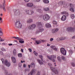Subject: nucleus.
<instances>
[{"instance_id":"21","label":"nucleus","mask_w":75,"mask_h":75,"mask_svg":"<svg viewBox=\"0 0 75 75\" xmlns=\"http://www.w3.org/2000/svg\"><path fill=\"white\" fill-rule=\"evenodd\" d=\"M69 10L73 13H74V11H75V10L73 8H70Z\"/></svg>"},{"instance_id":"25","label":"nucleus","mask_w":75,"mask_h":75,"mask_svg":"<svg viewBox=\"0 0 75 75\" xmlns=\"http://www.w3.org/2000/svg\"><path fill=\"white\" fill-rule=\"evenodd\" d=\"M43 1L45 3H46L47 4L49 3V1L48 0H44Z\"/></svg>"},{"instance_id":"45","label":"nucleus","mask_w":75,"mask_h":75,"mask_svg":"<svg viewBox=\"0 0 75 75\" xmlns=\"http://www.w3.org/2000/svg\"><path fill=\"white\" fill-rule=\"evenodd\" d=\"M19 42L20 43H24V41H19Z\"/></svg>"},{"instance_id":"5","label":"nucleus","mask_w":75,"mask_h":75,"mask_svg":"<svg viewBox=\"0 0 75 75\" xmlns=\"http://www.w3.org/2000/svg\"><path fill=\"white\" fill-rule=\"evenodd\" d=\"M1 61H2V64H4V63L5 64L7 67H10V63L7 62V60H5V61H4V59H1Z\"/></svg>"},{"instance_id":"19","label":"nucleus","mask_w":75,"mask_h":75,"mask_svg":"<svg viewBox=\"0 0 75 75\" xmlns=\"http://www.w3.org/2000/svg\"><path fill=\"white\" fill-rule=\"evenodd\" d=\"M46 28H49L50 27H51V25L49 23H47L45 25Z\"/></svg>"},{"instance_id":"4","label":"nucleus","mask_w":75,"mask_h":75,"mask_svg":"<svg viewBox=\"0 0 75 75\" xmlns=\"http://www.w3.org/2000/svg\"><path fill=\"white\" fill-rule=\"evenodd\" d=\"M15 26L17 28H21L22 26L21 24L20 23V22L19 21H17L15 23Z\"/></svg>"},{"instance_id":"55","label":"nucleus","mask_w":75,"mask_h":75,"mask_svg":"<svg viewBox=\"0 0 75 75\" xmlns=\"http://www.w3.org/2000/svg\"><path fill=\"white\" fill-rule=\"evenodd\" d=\"M5 74H7V70H5Z\"/></svg>"},{"instance_id":"36","label":"nucleus","mask_w":75,"mask_h":75,"mask_svg":"<svg viewBox=\"0 0 75 75\" xmlns=\"http://www.w3.org/2000/svg\"><path fill=\"white\" fill-rule=\"evenodd\" d=\"M54 29V30L55 33H57V31H58V30H59V29L58 28H56Z\"/></svg>"},{"instance_id":"40","label":"nucleus","mask_w":75,"mask_h":75,"mask_svg":"<svg viewBox=\"0 0 75 75\" xmlns=\"http://www.w3.org/2000/svg\"><path fill=\"white\" fill-rule=\"evenodd\" d=\"M1 51H6V50L4 48H1Z\"/></svg>"},{"instance_id":"22","label":"nucleus","mask_w":75,"mask_h":75,"mask_svg":"<svg viewBox=\"0 0 75 75\" xmlns=\"http://www.w3.org/2000/svg\"><path fill=\"white\" fill-rule=\"evenodd\" d=\"M57 59L60 62H62V59H61V57H57Z\"/></svg>"},{"instance_id":"51","label":"nucleus","mask_w":75,"mask_h":75,"mask_svg":"<svg viewBox=\"0 0 75 75\" xmlns=\"http://www.w3.org/2000/svg\"><path fill=\"white\" fill-rule=\"evenodd\" d=\"M28 50L29 52H31L32 51V50H31V49L29 48L28 49Z\"/></svg>"},{"instance_id":"33","label":"nucleus","mask_w":75,"mask_h":75,"mask_svg":"<svg viewBox=\"0 0 75 75\" xmlns=\"http://www.w3.org/2000/svg\"><path fill=\"white\" fill-rule=\"evenodd\" d=\"M37 11L38 12H39V13H42V11L41 9H38L37 10Z\"/></svg>"},{"instance_id":"37","label":"nucleus","mask_w":75,"mask_h":75,"mask_svg":"<svg viewBox=\"0 0 75 75\" xmlns=\"http://www.w3.org/2000/svg\"><path fill=\"white\" fill-rule=\"evenodd\" d=\"M70 7H74V5L72 4H70Z\"/></svg>"},{"instance_id":"48","label":"nucleus","mask_w":75,"mask_h":75,"mask_svg":"<svg viewBox=\"0 0 75 75\" xmlns=\"http://www.w3.org/2000/svg\"><path fill=\"white\" fill-rule=\"evenodd\" d=\"M53 40H54V39L53 38H51L50 40V42H52Z\"/></svg>"},{"instance_id":"50","label":"nucleus","mask_w":75,"mask_h":75,"mask_svg":"<svg viewBox=\"0 0 75 75\" xmlns=\"http://www.w3.org/2000/svg\"><path fill=\"white\" fill-rule=\"evenodd\" d=\"M57 41H59L60 40H61V38H57Z\"/></svg>"},{"instance_id":"23","label":"nucleus","mask_w":75,"mask_h":75,"mask_svg":"<svg viewBox=\"0 0 75 75\" xmlns=\"http://www.w3.org/2000/svg\"><path fill=\"white\" fill-rule=\"evenodd\" d=\"M3 31V29H2L0 28V35H3V32H2Z\"/></svg>"},{"instance_id":"1","label":"nucleus","mask_w":75,"mask_h":75,"mask_svg":"<svg viewBox=\"0 0 75 75\" xmlns=\"http://www.w3.org/2000/svg\"><path fill=\"white\" fill-rule=\"evenodd\" d=\"M36 24L37 25H38L39 28H38L36 32V34H38V33H39L40 32H42V31H44V29L41 28L42 27L41 23L38 22L36 23Z\"/></svg>"},{"instance_id":"31","label":"nucleus","mask_w":75,"mask_h":75,"mask_svg":"<svg viewBox=\"0 0 75 75\" xmlns=\"http://www.w3.org/2000/svg\"><path fill=\"white\" fill-rule=\"evenodd\" d=\"M71 17L72 19H74L75 18V16L74 14H72L71 15Z\"/></svg>"},{"instance_id":"16","label":"nucleus","mask_w":75,"mask_h":75,"mask_svg":"<svg viewBox=\"0 0 75 75\" xmlns=\"http://www.w3.org/2000/svg\"><path fill=\"white\" fill-rule=\"evenodd\" d=\"M12 61L13 63H16V58L14 57H12Z\"/></svg>"},{"instance_id":"18","label":"nucleus","mask_w":75,"mask_h":75,"mask_svg":"<svg viewBox=\"0 0 75 75\" xmlns=\"http://www.w3.org/2000/svg\"><path fill=\"white\" fill-rule=\"evenodd\" d=\"M16 13L17 16H19L20 14V11L18 10L16 11Z\"/></svg>"},{"instance_id":"13","label":"nucleus","mask_w":75,"mask_h":75,"mask_svg":"<svg viewBox=\"0 0 75 75\" xmlns=\"http://www.w3.org/2000/svg\"><path fill=\"white\" fill-rule=\"evenodd\" d=\"M67 18L66 17V16L65 15H63L62 17V18H61V20L62 21H65L66 20Z\"/></svg>"},{"instance_id":"30","label":"nucleus","mask_w":75,"mask_h":75,"mask_svg":"<svg viewBox=\"0 0 75 75\" xmlns=\"http://www.w3.org/2000/svg\"><path fill=\"white\" fill-rule=\"evenodd\" d=\"M22 54L21 53H18V56L19 58H21L22 57Z\"/></svg>"},{"instance_id":"54","label":"nucleus","mask_w":75,"mask_h":75,"mask_svg":"<svg viewBox=\"0 0 75 75\" xmlns=\"http://www.w3.org/2000/svg\"><path fill=\"white\" fill-rule=\"evenodd\" d=\"M8 45H9V46H11L12 45H13V44H8Z\"/></svg>"},{"instance_id":"2","label":"nucleus","mask_w":75,"mask_h":75,"mask_svg":"<svg viewBox=\"0 0 75 75\" xmlns=\"http://www.w3.org/2000/svg\"><path fill=\"white\" fill-rule=\"evenodd\" d=\"M48 64L50 67H50V68L51 69L52 71L54 72V74H58V71L55 68L51 67H52V64H51L49 63Z\"/></svg>"},{"instance_id":"24","label":"nucleus","mask_w":75,"mask_h":75,"mask_svg":"<svg viewBox=\"0 0 75 75\" xmlns=\"http://www.w3.org/2000/svg\"><path fill=\"white\" fill-rule=\"evenodd\" d=\"M27 23H31V22H33V19H29L28 21H27Z\"/></svg>"},{"instance_id":"26","label":"nucleus","mask_w":75,"mask_h":75,"mask_svg":"<svg viewBox=\"0 0 75 75\" xmlns=\"http://www.w3.org/2000/svg\"><path fill=\"white\" fill-rule=\"evenodd\" d=\"M30 67L34 68L35 67V64L33 63H32L30 64Z\"/></svg>"},{"instance_id":"35","label":"nucleus","mask_w":75,"mask_h":75,"mask_svg":"<svg viewBox=\"0 0 75 75\" xmlns=\"http://www.w3.org/2000/svg\"><path fill=\"white\" fill-rule=\"evenodd\" d=\"M53 24L54 25H57V22L55 21H54L53 22Z\"/></svg>"},{"instance_id":"17","label":"nucleus","mask_w":75,"mask_h":75,"mask_svg":"<svg viewBox=\"0 0 75 75\" xmlns=\"http://www.w3.org/2000/svg\"><path fill=\"white\" fill-rule=\"evenodd\" d=\"M62 14H65L66 16H68V12L66 11H64L61 13Z\"/></svg>"},{"instance_id":"60","label":"nucleus","mask_w":75,"mask_h":75,"mask_svg":"<svg viewBox=\"0 0 75 75\" xmlns=\"http://www.w3.org/2000/svg\"><path fill=\"white\" fill-rule=\"evenodd\" d=\"M21 63H23V62H25V61H23L22 60H21Z\"/></svg>"},{"instance_id":"34","label":"nucleus","mask_w":75,"mask_h":75,"mask_svg":"<svg viewBox=\"0 0 75 75\" xmlns=\"http://www.w3.org/2000/svg\"><path fill=\"white\" fill-rule=\"evenodd\" d=\"M13 38H15V39H16V40H19V39H20V38H19V37H13Z\"/></svg>"},{"instance_id":"47","label":"nucleus","mask_w":75,"mask_h":75,"mask_svg":"<svg viewBox=\"0 0 75 75\" xmlns=\"http://www.w3.org/2000/svg\"><path fill=\"white\" fill-rule=\"evenodd\" d=\"M40 75V71H38L37 75Z\"/></svg>"},{"instance_id":"63","label":"nucleus","mask_w":75,"mask_h":75,"mask_svg":"<svg viewBox=\"0 0 75 75\" xmlns=\"http://www.w3.org/2000/svg\"><path fill=\"white\" fill-rule=\"evenodd\" d=\"M72 38H75V35L72 37Z\"/></svg>"},{"instance_id":"27","label":"nucleus","mask_w":75,"mask_h":75,"mask_svg":"<svg viewBox=\"0 0 75 75\" xmlns=\"http://www.w3.org/2000/svg\"><path fill=\"white\" fill-rule=\"evenodd\" d=\"M13 54L14 55H16V50L15 49L13 50Z\"/></svg>"},{"instance_id":"42","label":"nucleus","mask_w":75,"mask_h":75,"mask_svg":"<svg viewBox=\"0 0 75 75\" xmlns=\"http://www.w3.org/2000/svg\"><path fill=\"white\" fill-rule=\"evenodd\" d=\"M33 53H34V54H35V55H36V56H37L38 55V53L36 52H35V51H34L33 52Z\"/></svg>"},{"instance_id":"29","label":"nucleus","mask_w":75,"mask_h":75,"mask_svg":"<svg viewBox=\"0 0 75 75\" xmlns=\"http://www.w3.org/2000/svg\"><path fill=\"white\" fill-rule=\"evenodd\" d=\"M35 42L37 44H40L41 43V41L40 40H36Z\"/></svg>"},{"instance_id":"41","label":"nucleus","mask_w":75,"mask_h":75,"mask_svg":"<svg viewBox=\"0 0 75 75\" xmlns=\"http://www.w3.org/2000/svg\"><path fill=\"white\" fill-rule=\"evenodd\" d=\"M71 66H72V67H75V64L73 62H71Z\"/></svg>"},{"instance_id":"53","label":"nucleus","mask_w":75,"mask_h":75,"mask_svg":"<svg viewBox=\"0 0 75 75\" xmlns=\"http://www.w3.org/2000/svg\"><path fill=\"white\" fill-rule=\"evenodd\" d=\"M0 54H1V55H4V54H3V53L2 51L0 52Z\"/></svg>"},{"instance_id":"39","label":"nucleus","mask_w":75,"mask_h":75,"mask_svg":"<svg viewBox=\"0 0 75 75\" xmlns=\"http://www.w3.org/2000/svg\"><path fill=\"white\" fill-rule=\"evenodd\" d=\"M39 57L41 58V60L42 61V58H43V57L42 55H39Z\"/></svg>"},{"instance_id":"43","label":"nucleus","mask_w":75,"mask_h":75,"mask_svg":"<svg viewBox=\"0 0 75 75\" xmlns=\"http://www.w3.org/2000/svg\"><path fill=\"white\" fill-rule=\"evenodd\" d=\"M51 33H55V30H54V29H52V30Z\"/></svg>"},{"instance_id":"8","label":"nucleus","mask_w":75,"mask_h":75,"mask_svg":"<svg viewBox=\"0 0 75 75\" xmlns=\"http://www.w3.org/2000/svg\"><path fill=\"white\" fill-rule=\"evenodd\" d=\"M60 51L61 53L64 55H66L67 54V51L64 48H62L60 49Z\"/></svg>"},{"instance_id":"7","label":"nucleus","mask_w":75,"mask_h":75,"mask_svg":"<svg viewBox=\"0 0 75 75\" xmlns=\"http://www.w3.org/2000/svg\"><path fill=\"white\" fill-rule=\"evenodd\" d=\"M58 4L59 6H62V5H64V7H67L68 5L67 4H66V2H63L62 1H60L58 3Z\"/></svg>"},{"instance_id":"28","label":"nucleus","mask_w":75,"mask_h":75,"mask_svg":"<svg viewBox=\"0 0 75 75\" xmlns=\"http://www.w3.org/2000/svg\"><path fill=\"white\" fill-rule=\"evenodd\" d=\"M49 8H43V10L44 11H48V10H49Z\"/></svg>"},{"instance_id":"12","label":"nucleus","mask_w":75,"mask_h":75,"mask_svg":"<svg viewBox=\"0 0 75 75\" xmlns=\"http://www.w3.org/2000/svg\"><path fill=\"white\" fill-rule=\"evenodd\" d=\"M26 14H29V15H31V14H33L34 13V11L32 10L29 11L27 10H26Z\"/></svg>"},{"instance_id":"38","label":"nucleus","mask_w":75,"mask_h":75,"mask_svg":"<svg viewBox=\"0 0 75 75\" xmlns=\"http://www.w3.org/2000/svg\"><path fill=\"white\" fill-rule=\"evenodd\" d=\"M62 59L63 60V61H65V57L64 56H62Z\"/></svg>"},{"instance_id":"32","label":"nucleus","mask_w":75,"mask_h":75,"mask_svg":"<svg viewBox=\"0 0 75 75\" xmlns=\"http://www.w3.org/2000/svg\"><path fill=\"white\" fill-rule=\"evenodd\" d=\"M66 38L65 37H61L60 38L61 40H66Z\"/></svg>"},{"instance_id":"10","label":"nucleus","mask_w":75,"mask_h":75,"mask_svg":"<svg viewBox=\"0 0 75 75\" xmlns=\"http://www.w3.org/2000/svg\"><path fill=\"white\" fill-rule=\"evenodd\" d=\"M26 6L27 7H31L33 6V8H35V6H34L33 4L32 3H28L27 4Z\"/></svg>"},{"instance_id":"6","label":"nucleus","mask_w":75,"mask_h":75,"mask_svg":"<svg viewBox=\"0 0 75 75\" xmlns=\"http://www.w3.org/2000/svg\"><path fill=\"white\" fill-rule=\"evenodd\" d=\"M50 18V16L48 14H45L43 16V19L45 21H48Z\"/></svg>"},{"instance_id":"59","label":"nucleus","mask_w":75,"mask_h":75,"mask_svg":"<svg viewBox=\"0 0 75 75\" xmlns=\"http://www.w3.org/2000/svg\"><path fill=\"white\" fill-rule=\"evenodd\" d=\"M3 9L4 10V11H6V9L4 7H4L3 8Z\"/></svg>"},{"instance_id":"44","label":"nucleus","mask_w":75,"mask_h":75,"mask_svg":"<svg viewBox=\"0 0 75 75\" xmlns=\"http://www.w3.org/2000/svg\"><path fill=\"white\" fill-rule=\"evenodd\" d=\"M3 41H4V40H3L2 38L0 39V42H3Z\"/></svg>"},{"instance_id":"9","label":"nucleus","mask_w":75,"mask_h":75,"mask_svg":"<svg viewBox=\"0 0 75 75\" xmlns=\"http://www.w3.org/2000/svg\"><path fill=\"white\" fill-rule=\"evenodd\" d=\"M36 27V25L35 24H33L29 26L28 28L29 30H34L35 29Z\"/></svg>"},{"instance_id":"62","label":"nucleus","mask_w":75,"mask_h":75,"mask_svg":"<svg viewBox=\"0 0 75 75\" xmlns=\"http://www.w3.org/2000/svg\"><path fill=\"white\" fill-rule=\"evenodd\" d=\"M47 46H50V45L48 44H47Z\"/></svg>"},{"instance_id":"20","label":"nucleus","mask_w":75,"mask_h":75,"mask_svg":"<svg viewBox=\"0 0 75 75\" xmlns=\"http://www.w3.org/2000/svg\"><path fill=\"white\" fill-rule=\"evenodd\" d=\"M37 61L38 62L39 64H40V65H42V64H43V62H42V61H40V60L38 59Z\"/></svg>"},{"instance_id":"57","label":"nucleus","mask_w":75,"mask_h":75,"mask_svg":"<svg viewBox=\"0 0 75 75\" xmlns=\"http://www.w3.org/2000/svg\"><path fill=\"white\" fill-rule=\"evenodd\" d=\"M23 67L24 68H25V67H26V65H25V64H24L23 65Z\"/></svg>"},{"instance_id":"3","label":"nucleus","mask_w":75,"mask_h":75,"mask_svg":"<svg viewBox=\"0 0 75 75\" xmlns=\"http://www.w3.org/2000/svg\"><path fill=\"white\" fill-rule=\"evenodd\" d=\"M47 58H48L50 60L52 61L53 62H55V59H56V58H57L56 56L54 55H51V56H47Z\"/></svg>"},{"instance_id":"15","label":"nucleus","mask_w":75,"mask_h":75,"mask_svg":"<svg viewBox=\"0 0 75 75\" xmlns=\"http://www.w3.org/2000/svg\"><path fill=\"white\" fill-rule=\"evenodd\" d=\"M53 50H54L55 51H57V49L56 48V47L54 46H52L50 47Z\"/></svg>"},{"instance_id":"14","label":"nucleus","mask_w":75,"mask_h":75,"mask_svg":"<svg viewBox=\"0 0 75 75\" xmlns=\"http://www.w3.org/2000/svg\"><path fill=\"white\" fill-rule=\"evenodd\" d=\"M34 73H35V70L32 69L31 71L28 74V75H33Z\"/></svg>"},{"instance_id":"61","label":"nucleus","mask_w":75,"mask_h":75,"mask_svg":"<svg viewBox=\"0 0 75 75\" xmlns=\"http://www.w3.org/2000/svg\"><path fill=\"white\" fill-rule=\"evenodd\" d=\"M14 41V42H16L17 43H18V42H17V41L16 40H15Z\"/></svg>"},{"instance_id":"56","label":"nucleus","mask_w":75,"mask_h":75,"mask_svg":"<svg viewBox=\"0 0 75 75\" xmlns=\"http://www.w3.org/2000/svg\"><path fill=\"white\" fill-rule=\"evenodd\" d=\"M19 41H23V39L19 38Z\"/></svg>"},{"instance_id":"11","label":"nucleus","mask_w":75,"mask_h":75,"mask_svg":"<svg viewBox=\"0 0 75 75\" xmlns=\"http://www.w3.org/2000/svg\"><path fill=\"white\" fill-rule=\"evenodd\" d=\"M75 28H72L70 27L67 28V30L69 32H73L75 31Z\"/></svg>"},{"instance_id":"46","label":"nucleus","mask_w":75,"mask_h":75,"mask_svg":"<svg viewBox=\"0 0 75 75\" xmlns=\"http://www.w3.org/2000/svg\"><path fill=\"white\" fill-rule=\"evenodd\" d=\"M69 54H70V53H72L73 52V51H72L71 50H69Z\"/></svg>"},{"instance_id":"58","label":"nucleus","mask_w":75,"mask_h":75,"mask_svg":"<svg viewBox=\"0 0 75 75\" xmlns=\"http://www.w3.org/2000/svg\"><path fill=\"white\" fill-rule=\"evenodd\" d=\"M21 52H23L24 51H23V49H21Z\"/></svg>"},{"instance_id":"52","label":"nucleus","mask_w":75,"mask_h":75,"mask_svg":"<svg viewBox=\"0 0 75 75\" xmlns=\"http://www.w3.org/2000/svg\"><path fill=\"white\" fill-rule=\"evenodd\" d=\"M25 2H28L30 1V0H23Z\"/></svg>"},{"instance_id":"49","label":"nucleus","mask_w":75,"mask_h":75,"mask_svg":"<svg viewBox=\"0 0 75 75\" xmlns=\"http://www.w3.org/2000/svg\"><path fill=\"white\" fill-rule=\"evenodd\" d=\"M34 1H35V2H38L39 1H40V0H33Z\"/></svg>"},{"instance_id":"64","label":"nucleus","mask_w":75,"mask_h":75,"mask_svg":"<svg viewBox=\"0 0 75 75\" xmlns=\"http://www.w3.org/2000/svg\"><path fill=\"white\" fill-rule=\"evenodd\" d=\"M28 67L29 68H30V65H28Z\"/></svg>"}]
</instances>
